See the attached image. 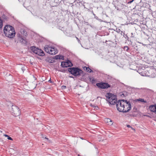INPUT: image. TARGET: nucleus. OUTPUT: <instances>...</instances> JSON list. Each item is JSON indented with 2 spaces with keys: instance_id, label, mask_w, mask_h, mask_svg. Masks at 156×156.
Segmentation results:
<instances>
[{
  "instance_id": "4c0bfd02",
  "label": "nucleus",
  "mask_w": 156,
  "mask_h": 156,
  "mask_svg": "<svg viewBox=\"0 0 156 156\" xmlns=\"http://www.w3.org/2000/svg\"><path fill=\"white\" fill-rule=\"evenodd\" d=\"M45 138L46 139L48 140V138H46V137H45Z\"/></svg>"
},
{
  "instance_id": "2f4dec72",
  "label": "nucleus",
  "mask_w": 156,
  "mask_h": 156,
  "mask_svg": "<svg viewBox=\"0 0 156 156\" xmlns=\"http://www.w3.org/2000/svg\"><path fill=\"white\" fill-rule=\"evenodd\" d=\"M76 38L77 40H78L79 42H80V40H79V38L78 37H76Z\"/></svg>"
},
{
  "instance_id": "58836bf2",
  "label": "nucleus",
  "mask_w": 156,
  "mask_h": 156,
  "mask_svg": "<svg viewBox=\"0 0 156 156\" xmlns=\"http://www.w3.org/2000/svg\"><path fill=\"white\" fill-rule=\"evenodd\" d=\"M125 107H126L127 108V107H128V106H125ZM126 108V107H125Z\"/></svg>"
},
{
  "instance_id": "5701e85b",
  "label": "nucleus",
  "mask_w": 156,
  "mask_h": 156,
  "mask_svg": "<svg viewBox=\"0 0 156 156\" xmlns=\"http://www.w3.org/2000/svg\"><path fill=\"white\" fill-rule=\"evenodd\" d=\"M137 100L138 101H141V102H146V101H145L144 99H143L139 98V99H138Z\"/></svg>"
},
{
  "instance_id": "6ab92c4d",
  "label": "nucleus",
  "mask_w": 156,
  "mask_h": 156,
  "mask_svg": "<svg viewBox=\"0 0 156 156\" xmlns=\"http://www.w3.org/2000/svg\"><path fill=\"white\" fill-rule=\"evenodd\" d=\"M90 106H91V107L94 108L95 109H97L98 108V107L97 105L94 106V105H92V104H91L90 105Z\"/></svg>"
},
{
  "instance_id": "aec40b11",
  "label": "nucleus",
  "mask_w": 156,
  "mask_h": 156,
  "mask_svg": "<svg viewBox=\"0 0 156 156\" xmlns=\"http://www.w3.org/2000/svg\"><path fill=\"white\" fill-rule=\"evenodd\" d=\"M47 61L50 63H53L54 62V61L53 59L50 58Z\"/></svg>"
},
{
  "instance_id": "f704fd0d",
  "label": "nucleus",
  "mask_w": 156,
  "mask_h": 156,
  "mask_svg": "<svg viewBox=\"0 0 156 156\" xmlns=\"http://www.w3.org/2000/svg\"><path fill=\"white\" fill-rule=\"evenodd\" d=\"M69 77L70 78H74V77L73 76H69Z\"/></svg>"
},
{
  "instance_id": "dca6fc26",
  "label": "nucleus",
  "mask_w": 156,
  "mask_h": 156,
  "mask_svg": "<svg viewBox=\"0 0 156 156\" xmlns=\"http://www.w3.org/2000/svg\"><path fill=\"white\" fill-rule=\"evenodd\" d=\"M54 58L55 59H59L64 60V56H63L62 55H55Z\"/></svg>"
},
{
  "instance_id": "1a4fd4ad",
  "label": "nucleus",
  "mask_w": 156,
  "mask_h": 156,
  "mask_svg": "<svg viewBox=\"0 0 156 156\" xmlns=\"http://www.w3.org/2000/svg\"><path fill=\"white\" fill-rule=\"evenodd\" d=\"M14 29L13 27L12 26L9 25H6L5 26L4 28V32H6L7 31H10V32H12V30Z\"/></svg>"
},
{
  "instance_id": "bb28decb",
  "label": "nucleus",
  "mask_w": 156,
  "mask_h": 156,
  "mask_svg": "<svg viewBox=\"0 0 156 156\" xmlns=\"http://www.w3.org/2000/svg\"><path fill=\"white\" fill-rule=\"evenodd\" d=\"M7 139L9 140H13V139L10 137L9 136H8V138H7Z\"/></svg>"
},
{
  "instance_id": "473e14b6",
  "label": "nucleus",
  "mask_w": 156,
  "mask_h": 156,
  "mask_svg": "<svg viewBox=\"0 0 156 156\" xmlns=\"http://www.w3.org/2000/svg\"><path fill=\"white\" fill-rule=\"evenodd\" d=\"M21 69H22V70H23V72L24 70V67H22Z\"/></svg>"
},
{
  "instance_id": "4468645a",
  "label": "nucleus",
  "mask_w": 156,
  "mask_h": 156,
  "mask_svg": "<svg viewBox=\"0 0 156 156\" xmlns=\"http://www.w3.org/2000/svg\"><path fill=\"white\" fill-rule=\"evenodd\" d=\"M20 42L22 43V44H27V41L26 39H24L21 37H20Z\"/></svg>"
},
{
  "instance_id": "7ed1b4c3",
  "label": "nucleus",
  "mask_w": 156,
  "mask_h": 156,
  "mask_svg": "<svg viewBox=\"0 0 156 156\" xmlns=\"http://www.w3.org/2000/svg\"><path fill=\"white\" fill-rule=\"evenodd\" d=\"M105 96L108 99L107 101L110 104L114 105L117 102L116 96L114 94L108 93L106 94Z\"/></svg>"
},
{
  "instance_id": "f8f14e48",
  "label": "nucleus",
  "mask_w": 156,
  "mask_h": 156,
  "mask_svg": "<svg viewBox=\"0 0 156 156\" xmlns=\"http://www.w3.org/2000/svg\"><path fill=\"white\" fill-rule=\"evenodd\" d=\"M30 49L31 51L35 54H37L38 50L37 49H39L38 48H36L34 46L31 47Z\"/></svg>"
},
{
  "instance_id": "0eeeda50",
  "label": "nucleus",
  "mask_w": 156,
  "mask_h": 156,
  "mask_svg": "<svg viewBox=\"0 0 156 156\" xmlns=\"http://www.w3.org/2000/svg\"><path fill=\"white\" fill-rule=\"evenodd\" d=\"M12 32H10V31H7L6 32H4L6 36L11 38H13L15 36L16 33L14 29L12 30Z\"/></svg>"
},
{
  "instance_id": "4be33fe9",
  "label": "nucleus",
  "mask_w": 156,
  "mask_h": 156,
  "mask_svg": "<svg viewBox=\"0 0 156 156\" xmlns=\"http://www.w3.org/2000/svg\"><path fill=\"white\" fill-rule=\"evenodd\" d=\"M135 0H126L128 4H130L133 2Z\"/></svg>"
},
{
  "instance_id": "ea45409f",
  "label": "nucleus",
  "mask_w": 156,
  "mask_h": 156,
  "mask_svg": "<svg viewBox=\"0 0 156 156\" xmlns=\"http://www.w3.org/2000/svg\"><path fill=\"white\" fill-rule=\"evenodd\" d=\"M78 156H81V155H80L79 154L78 155Z\"/></svg>"
},
{
  "instance_id": "39448f33",
  "label": "nucleus",
  "mask_w": 156,
  "mask_h": 156,
  "mask_svg": "<svg viewBox=\"0 0 156 156\" xmlns=\"http://www.w3.org/2000/svg\"><path fill=\"white\" fill-rule=\"evenodd\" d=\"M96 85L98 88L102 89H107L111 87V85L106 82L97 83Z\"/></svg>"
},
{
  "instance_id": "e433bc0d",
  "label": "nucleus",
  "mask_w": 156,
  "mask_h": 156,
  "mask_svg": "<svg viewBox=\"0 0 156 156\" xmlns=\"http://www.w3.org/2000/svg\"><path fill=\"white\" fill-rule=\"evenodd\" d=\"M146 116H147V117H149V115H146Z\"/></svg>"
},
{
  "instance_id": "ddd939ff",
  "label": "nucleus",
  "mask_w": 156,
  "mask_h": 156,
  "mask_svg": "<svg viewBox=\"0 0 156 156\" xmlns=\"http://www.w3.org/2000/svg\"><path fill=\"white\" fill-rule=\"evenodd\" d=\"M38 50L37 54H36L37 55H38L43 56L45 54L44 53V51L41 49H37Z\"/></svg>"
},
{
  "instance_id": "c85d7f7f",
  "label": "nucleus",
  "mask_w": 156,
  "mask_h": 156,
  "mask_svg": "<svg viewBox=\"0 0 156 156\" xmlns=\"http://www.w3.org/2000/svg\"><path fill=\"white\" fill-rule=\"evenodd\" d=\"M131 37H134V35H133V33H131Z\"/></svg>"
},
{
  "instance_id": "f3484780",
  "label": "nucleus",
  "mask_w": 156,
  "mask_h": 156,
  "mask_svg": "<svg viewBox=\"0 0 156 156\" xmlns=\"http://www.w3.org/2000/svg\"><path fill=\"white\" fill-rule=\"evenodd\" d=\"M128 95V93L126 91H123L120 93V95L122 97H124Z\"/></svg>"
},
{
  "instance_id": "7c9ffc66",
  "label": "nucleus",
  "mask_w": 156,
  "mask_h": 156,
  "mask_svg": "<svg viewBox=\"0 0 156 156\" xmlns=\"http://www.w3.org/2000/svg\"><path fill=\"white\" fill-rule=\"evenodd\" d=\"M4 136H5V137H8V136H9L7 134H5L4 135Z\"/></svg>"
},
{
  "instance_id": "c9c22d12",
  "label": "nucleus",
  "mask_w": 156,
  "mask_h": 156,
  "mask_svg": "<svg viewBox=\"0 0 156 156\" xmlns=\"http://www.w3.org/2000/svg\"><path fill=\"white\" fill-rule=\"evenodd\" d=\"M49 82H50V83H51L52 82L51 81V79H50L48 81Z\"/></svg>"
},
{
  "instance_id": "f03ea898",
  "label": "nucleus",
  "mask_w": 156,
  "mask_h": 156,
  "mask_svg": "<svg viewBox=\"0 0 156 156\" xmlns=\"http://www.w3.org/2000/svg\"><path fill=\"white\" fill-rule=\"evenodd\" d=\"M68 71L73 76L76 77H83L85 74L83 71L77 67H69L67 69Z\"/></svg>"
},
{
  "instance_id": "cd10ccee",
  "label": "nucleus",
  "mask_w": 156,
  "mask_h": 156,
  "mask_svg": "<svg viewBox=\"0 0 156 156\" xmlns=\"http://www.w3.org/2000/svg\"><path fill=\"white\" fill-rule=\"evenodd\" d=\"M127 127L128 128H130V127H131L132 128V129H133V130H135V129H133L132 127H131L129 125H127Z\"/></svg>"
},
{
  "instance_id": "6e6552de",
  "label": "nucleus",
  "mask_w": 156,
  "mask_h": 156,
  "mask_svg": "<svg viewBox=\"0 0 156 156\" xmlns=\"http://www.w3.org/2000/svg\"><path fill=\"white\" fill-rule=\"evenodd\" d=\"M118 33L121 34L125 38V39L128 40L129 37L127 36V34H126L125 33V31H121L119 29H116V30Z\"/></svg>"
},
{
  "instance_id": "412c9836",
  "label": "nucleus",
  "mask_w": 156,
  "mask_h": 156,
  "mask_svg": "<svg viewBox=\"0 0 156 156\" xmlns=\"http://www.w3.org/2000/svg\"><path fill=\"white\" fill-rule=\"evenodd\" d=\"M129 48L127 46H124V50L125 51H128V50H129Z\"/></svg>"
},
{
  "instance_id": "9d476101",
  "label": "nucleus",
  "mask_w": 156,
  "mask_h": 156,
  "mask_svg": "<svg viewBox=\"0 0 156 156\" xmlns=\"http://www.w3.org/2000/svg\"><path fill=\"white\" fill-rule=\"evenodd\" d=\"M58 52L57 50L54 47H51L49 54L54 55L56 54Z\"/></svg>"
},
{
  "instance_id": "a878e982",
  "label": "nucleus",
  "mask_w": 156,
  "mask_h": 156,
  "mask_svg": "<svg viewBox=\"0 0 156 156\" xmlns=\"http://www.w3.org/2000/svg\"><path fill=\"white\" fill-rule=\"evenodd\" d=\"M61 88L62 89H65L66 88V86L63 85L61 87Z\"/></svg>"
},
{
  "instance_id": "a211bd4d",
  "label": "nucleus",
  "mask_w": 156,
  "mask_h": 156,
  "mask_svg": "<svg viewBox=\"0 0 156 156\" xmlns=\"http://www.w3.org/2000/svg\"><path fill=\"white\" fill-rule=\"evenodd\" d=\"M83 69L84 70L86 71L87 72L90 73L93 72V71L90 69L89 67H87L85 66L84 67H83Z\"/></svg>"
},
{
  "instance_id": "2eb2a0df",
  "label": "nucleus",
  "mask_w": 156,
  "mask_h": 156,
  "mask_svg": "<svg viewBox=\"0 0 156 156\" xmlns=\"http://www.w3.org/2000/svg\"><path fill=\"white\" fill-rule=\"evenodd\" d=\"M51 47H50L48 45H46L44 47V49L45 51L46 52L49 53Z\"/></svg>"
},
{
  "instance_id": "9b49d317",
  "label": "nucleus",
  "mask_w": 156,
  "mask_h": 156,
  "mask_svg": "<svg viewBox=\"0 0 156 156\" xmlns=\"http://www.w3.org/2000/svg\"><path fill=\"white\" fill-rule=\"evenodd\" d=\"M149 108L151 112L156 114V105H150Z\"/></svg>"
},
{
  "instance_id": "b1692460",
  "label": "nucleus",
  "mask_w": 156,
  "mask_h": 156,
  "mask_svg": "<svg viewBox=\"0 0 156 156\" xmlns=\"http://www.w3.org/2000/svg\"><path fill=\"white\" fill-rule=\"evenodd\" d=\"M92 78L90 76L89 77V79L90 80V81L92 82H93L94 81V79H92Z\"/></svg>"
},
{
  "instance_id": "20e7f679",
  "label": "nucleus",
  "mask_w": 156,
  "mask_h": 156,
  "mask_svg": "<svg viewBox=\"0 0 156 156\" xmlns=\"http://www.w3.org/2000/svg\"><path fill=\"white\" fill-rule=\"evenodd\" d=\"M10 111L12 115L15 117L18 116L21 114V111L19 108L15 105H12V107L10 109Z\"/></svg>"
},
{
  "instance_id": "f257e3e1",
  "label": "nucleus",
  "mask_w": 156,
  "mask_h": 156,
  "mask_svg": "<svg viewBox=\"0 0 156 156\" xmlns=\"http://www.w3.org/2000/svg\"><path fill=\"white\" fill-rule=\"evenodd\" d=\"M117 110L119 112H127L131 108V105L129 101L124 100H119L115 103Z\"/></svg>"
},
{
  "instance_id": "393cba45",
  "label": "nucleus",
  "mask_w": 156,
  "mask_h": 156,
  "mask_svg": "<svg viewBox=\"0 0 156 156\" xmlns=\"http://www.w3.org/2000/svg\"><path fill=\"white\" fill-rule=\"evenodd\" d=\"M54 2H56L57 4H58L60 1H59L58 0H54Z\"/></svg>"
},
{
  "instance_id": "c756f323",
  "label": "nucleus",
  "mask_w": 156,
  "mask_h": 156,
  "mask_svg": "<svg viewBox=\"0 0 156 156\" xmlns=\"http://www.w3.org/2000/svg\"><path fill=\"white\" fill-rule=\"evenodd\" d=\"M65 71L66 70H63V69H61L60 70V72H63V73H65Z\"/></svg>"
},
{
  "instance_id": "72a5a7b5",
  "label": "nucleus",
  "mask_w": 156,
  "mask_h": 156,
  "mask_svg": "<svg viewBox=\"0 0 156 156\" xmlns=\"http://www.w3.org/2000/svg\"><path fill=\"white\" fill-rule=\"evenodd\" d=\"M92 13L94 15V16H95V15L94 14V13L93 12V11H92Z\"/></svg>"
},
{
  "instance_id": "423d86ee",
  "label": "nucleus",
  "mask_w": 156,
  "mask_h": 156,
  "mask_svg": "<svg viewBox=\"0 0 156 156\" xmlns=\"http://www.w3.org/2000/svg\"><path fill=\"white\" fill-rule=\"evenodd\" d=\"M73 66V64L69 60H67L66 62H61V66L63 68L70 67Z\"/></svg>"
}]
</instances>
